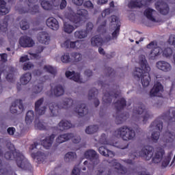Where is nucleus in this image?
I'll return each mask as SVG.
<instances>
[{"mask_svg": "<svg viewBox=\"0 0 175 175\" xmlns=\"http://www.w3.org/2000/svg\"><path fill=\"white\" fill-rule=\"evenodd\" d=\"M158 44H157V41H152L150 42L147 46V49H157V47H159V46H157Z\"/></svg>", "mask_w": 175, "mask_h": 175, "instance_id": "59", "label": "nucleus"}, {"mask_svg": "<svg viewBox=\"0 0 175 175\" xmlns=\"http://www.w3.org/2000/svg\"><path fill=\"white\" fill-rule=\"evenodd\" d=\"M77 14H78V16H81V17H84L85 18L88 17V11H87L85 9L78 10Z\"/></svg>", "mask_w": 175, "mask_h": 175, "instance_id": "51", "label": "nucleus"}, {"mask_svg": "<svg viewBox=\"0 0 175 175\" xmlns=\"http://www.w3.org/2000/svg\"><path fill=\"white\" fill-rule=\"evenodd\" d=\"M163 155H165V150L162 148H158L152 158V163H161L163 159Z\"/></svg>", "mask_w": 175, "mask_h": 175, "instance_id": "17", "label": "nucleus"}, {"mask_svg": "<svg viewBox=\"0 0 175 175\" xmlns=\"http://www.w3.org/2000/svg\"><path fill=\"white\" fill-rule=\"evenodd\" d=\"M115 107L116 109V113L113 114V117L116 118V123L117 125L122 124L125 120H126V114L121 113V110H123L126 107V100L124 98H121L115 103Z\"/></svg>", "mask_w": 175, "mask_h": 175, "instance_id": "6", "label": "nucleus"}, {"mask_svg": "<svg viewBox=\"0 0 175 175\" xmlns=\"http://www.w3.org/2000/svg\"><path fill=\"white\" fill-rule=\"evenodd\" d=\"M8 173V169L2 163V159H0V175H5Z\"/></svg>", "mask_w": 175, "mask_h": 175, "instance_id": "55", "label": "nucleus"}, {"mask_svg": "<svg viewBox=\"0 0 175 175\" xmlns=\"http://www.w3.org/2000/svg\"><path fill=\"white\" fill-rule=\"evenodd\" d=\"M163 92V85H162V83L161 82H157L152 89H151L150 92V95L151 97L152 96H161L159 95L160 92Z\"/></svg>", "mask_w": 175, "mask_h": 175, "instance_id": "20", "label": "nucleus"}, {"mask_svg": "<svg viewBox=\"0 0 175 175\" xmlns=\"http://www.w3.org/2000/svg\"><path fill=\"white\" fill-rule=\"evenodd\" d=\"M84 157L86 158V159H89V161H90L93 166L98 165V163L100 162L99 160V155H98L96 151L92 149L85 151L84 153Z\"/></svg>", "mask_w": 175, "mask_h": 175, "instance_id": "13", "label": "nucleus"}, {"mask_svg": "<svg viewBox=\"0 0 175 175\" xmlns=\"http://www.w3.org/2000/svg\"><path fill=\"white\" fill-rule=\"evenodd\" d=\"M165 121L167 124L168 129L172 128V130H167L165 133V142L166 143H173L175 139V111L172 110L170 116V110H168L165 113H163V115L160 118H157L154 122H152L150 126L151 129H154V131L152 133L151 137L152 142L157 143L158 140H159V136H161V132H162V129H163V122Z\"/></svg>", "mask_w": 175, "mask_h": 175, "instance_id": "1", "label": "nucleus"}, {"mask_svg": "<svg viewBox=\"0 0 175 175\" xmlns=\"http://www.w3.org/2000/svg\"><path fill=\"white\" fill-rule=\"evenodd\" d=\"M17 107H18L21 111H24V105H23V100L16 99L12 103V105L10 108V112L12 114H17Z\"/></svg>", "mask_w": 175, "mask_h": 175, "instance_id": "16", "label": "nucleus"}, {"mask_svg": "<svg viewBox=\"0 0 175 175\" xmlns=\"http://www.w3.org/2000/svg\"><path fill=\"white\" fill-rule=\"evenodd\" d=\"M120 28L121 25H117V26L115 27V30L112 33V39H117V38H118Z\"/></svg>", "mask_w": 175, "mask_h": 175, "instance_id": "49", "label": "nucleus"}, {"mask_svg": "<svg viewBox=\"0 0 175 175\" xmlns=\"http://www.w3.org/2000/svg\"><path fill=\"white\" fill-rule=\"evenodd\" d=\"M115 169H117L118 172L120 174H126V167H124L121 163L115 162Z\"/></svg>", "mask_w": 175, "mask_h": 175, "instance_id": "42", "label": "nucleus"}, {"mask_svg": "<svg viewBox=\"0 0 175 175\" xmlns=\"http://www.w3.org/2000/svg\"><path fill=\"white\" fill-rule=\"evenodd\" d=\"M94 28V24L91 22H88L86 25V30L88 33H89V32H91L92 31Z\"/></svg>", "mask_w": 175, "mask_h": 175, "instance_id": "61", "label": "nucleus"}, {"mask_svg": "<svg viewBox=\"0 0 175 175\" xmlns=\"http://www.w3.org/2000/svg\"><path fill=\"white\" fill-rule=\"evenodd\" d=\"M6 146L8 151L4 154V158L7 161H16L18 167L23 170H28L31 167V163L25 159L24 154L16 150V147L11 142H8Z\"/></svg>", "mask_w": 175, "mask_h": 175, "instance_id": "2", "label": "nucleus"}, {"mask_svg": "<svg viewBox=\"0 0 175 175\" xmlns=\"http://www.w3.org/2000/svg\"><path fill=\"white\" fill-rule=\"evenodd\" d=\"M71 55L74 58L75 62H79V61H81V58L83 57L81 53H72Z\"/></svg>", "mask_w": 175, "mask_h": 175, "instance_id": "54", "label": "nucleus"}, {"mask_svg": "<svg viewBox=\"0 0 175 175\" xmlns=\"http://www.w3.org/2000/svg\"><path fill=\"white\" fill-rule=\"evenodd\" d=\"M37 39L42 44H49L50 42V36L46 31H41L38 33Z\"/></svg>", "mask_w": 175, "mask_h": 175, "instance_id": "25", "label": "nucleus"}, {"mask_svg": "<svg viewBox=\"0 0 175 175\" xmlns=\"http://www.w3.org/2000/svg\"><path fill=\"white\" fill-rule=\"evenodd\" d=\"M161 53H163V57H165V58H169L173 55V50L171 48L168 47L165 48L163 51H161Z\"/></svg>", "mask_w": 175, "mask_h": 175, "instance_id": "47", "label": "nucleus"}, {"mask_svg": "<svg viewBox=\"0 0 175 175\" xmlns=\"http://www.w3.org/2000/svg\"><path fill=\"white\" fill-rule=\"evenodd\" d=\"M20 27L23 31H27V29H29V24H28L27 20H22L20 22Z\"/></svg>", "mask_w": 175, "mask_h": 175, "instance_id": "50", "label": "nucleus"}, {"mask_svg": "<svg viewBox=\"0 0 175 175\" xmlns=\"http://www.w3.org/2000/svg\"><path fill=\"white\" fill-rule=\"evenodd\" d=\"M146 3H143V0H141L140 1H131L129 3V8H131V9H133L135 8H143V6H146Z\"/></svg>", "mask_w": 175, "mask_h": 175, "instance_id": "36", "label": "nucleus"}, {"mask_svg": "<svg viewBox=\"0 0 175 175\" xmlns=\"http://www.w3.org/2000/svg\"><path fill=\"white\" fill-rule=\"evenodd\" d=\"M156 10L163 16H167L170 13V7L169 4L163 0L157 1L155 4Z\"/></svg>", "mask_w": 175, "mask_h": 175, "instance_id": "12", "label": "nucleus"}, {"mask_svg": "<svg viewBox=\"0 0 175 175\" xmlns=\"http://www.w3.org/2000/svg\"><path fill=\"white\" fill-rule=\"evenodd\" d=\"M76 158H77L76 152H68L65 154L64 161L65 162H72V161H75Z\"/></svg>", "mask_w": 175, "mask_h": 175, "instance_id": "37", "label": "nucleus"}, {"mask_svg": "<svg viewBox=\"0 0 175 175\" xmlns=\"http://www.w3.org/2000/svg\"><path fill=\"white\" fill-rule=\"evenodd\" d=\"M70 139H72V143L75 144L80 143L81 140L80 136H75L73 133H66L59 135L56 139V142L61 144V143H65V142H68V140H70Z\"/></svg>", "mask_w": 175, "mask_h": 175, "instance_id": "10", "label": "nucleus"}, {"mask_svg": "<svg viewBox=\"0 0 175 175\" xmlns=\"http://www.w3.org/2000/svg\"><path fill=\"white\" fill-rule=\"evenodd\" d=\"M67 17L68 20L71 21V23H74V24H77V25H75V27L73 26V25H71L68 22H64V26H63V31H64L66 33H72V32H73L75 28H77L80 25V23L81 21V17H80L79 16H77L74 12H72Z\"/></svg>", "mask_w": 175, "mask_h": 175, "instance_id": "8", "label": "nucleus"}, {"mask_svg": "<svg viewBox=\"0 0 175 175\" xmlns=\"http://www.w3.org/2000/svg\"><path fill=\"white\" fill-rule=\"evenodd\" d=\"M10 12V9L6 8V2L5 0H0V14L5 16Z\"/></svg>", "mask_w": 175, "mask_h": 175, "instance_id": "33", "label": "nucleus"}, {"mask_svg": "<svg viewBox=\"0 0 175 175\" xmlns=\"http://www.w3.org/2000/svg\"><path fill=\"white\" fill-rule=\"evenodd\" d=\"M75 113L78 114L79 117H84L88 114V108L84 103L78 104L75 109Z\"/></svg>", "mask_w": 175, "mask_h": 175, "instance_id": "22", "label": "nucleus"}, {"mask_svg": "<svg viewBox=\"0 0 175 175\" xmlns=\"http://www.w3.org/2000/svg\"><path fill=\"white\" fill-rule=\"evenodd\" d=\"M91 43L94 47H99L103 44V38L99 36H95L91 38Z\"/></svg>", "mask_w": 175, "mask_h": 175, "instance_id": "32", "label": "nucleus"}, {"mask_svg": "<svg viewBox=\"0 0 175 175\" xmlns=\"http://www.w3.org/2000/svg\"><path fill=\"white\" fill-rule=\"evenodd\" d=\"M6 67L2 64L0 65V94H2V91H3V87H2V81H1V75L2 73H5L6 72Z\"/></svg>", "mask_w": 175, "mask_h": 175, "instance_id": "48", "label": "nucleus"}, {"mask_svg": "<svg viewBox=\"0 0 175 175\" xmlns=\"http://www.w3.org/2000/svg\"><path fill=\"white\" fill-rule=\"evenodd\" d=\"M58 126H59V128H62V130L70 129V128H72V126H73L72 123L68 120H62L58 124Z\"/></svg>", "mask_w": 175, "mask_h": 175, "instance_id": "38", "label": "nucleus"}, {"mask_svg": "<svg viewBox=\"0 0 175 175\" xmlns=\"http://www.w3.org/2000/svg\"><path fill=\"white\" fill-rule=\"evenodd\" d=\"M98 94H99V91L98 89L93 88L89 91L88 94V99L89 100H92V99L94 100V106L95 107H98L99 105L100 104V102H99V99H98L96 97L98 96Z\"/></svg>", "mask_w": 175, "mask_h": 175, "instance_id": "18", "label": "nucleus"}, {"mask_svg": "<svg viewBox=\"0 0 175 175\" xmlns=\"http://www.w3.org/2000/svg\"><path fill=\"white\" fill-rule=\"evenodd\" d=\"M98 152L103 157H108L109 158H113L114 157V152L105 146H100L98 148Z\"/></svg>", "mask_w": 175, "mask_h": 175, "instance_id": "29", "label": "nucleus"}, {"mask_svg": "<svg viewBox=\"0 0 175 175\" xmlns=\"http://www.w3.org/2000/svg\"><path fill=\"white\" fill-rule=\"evenodd\" d=\"M44 70H45V72H47L48 73H51V75H53V76H55V75H57V70L51 66H44Z\"/></svg>", "mask_w": 175, "mask_h": 175, "instance_id": "46", "label": "nucleus"}, {"mask_svg": "<svg viewBox=\"0 0 175 175\" xmlns=\"http://www.w3.org/2000/svg\"><path fill=\"white\" fill-rule=\"evenodd\" d=\"M139 65L141 68H135L133 72L134 77H137L139 80L141 79L143 87H148L150 85V81H151V77H150V70H151V68L148 66L144 55H139Z\"/></svg>", "mask_w": 175, "mask_h": 175, "instance_id": "3", "label": "nucleus"}, {"mask_svg": "<svg viewBox=\"0 0 175 175\" xmlns=\"http://www.w3.org/2000/svg\"><path fill=\"white\" fill-rule=\"evenodd\" d=\"M105 72L106 76H107V77H111V76H114V75H116V71L114 70V69L110 67H107L105 68Z\"/></svg>", "mask_w": 175, "mask_h": 175, "instance_id": "52", "label": "nucleus"}, {"mask_svg": "<svg viewBox=\"0 0 175 175\" xmlns=\"http://www.w3.org/2000/svg\"><path fill=\"white\" fill-rule=\"evenodd\" d=\"M84 8H88V9H94V4L91 1H87L83 3Z\"/></svg>", "mask_w": 175, "mask_h": 175, "instance_id": "62", "label": "nucleus"}, {"mask_svg": "<svg viewBox=\"0 0 175 175\" xmlns=\"http://www.w3.org/2000/svg\"><path fill=\"white\" fill-rule=\"evenodd\" d=\"M31 14H36V13H39V5H35L31 8Z\"/></svg>", "mask_w": 175, "mask_h": 175, "instance_id": "64", "label": "nucleus"}, {"mask_svg": "<svg viewBox=\"0 0 175 175\" xmlns=\"http://www.w3.org/2000/svg\"><path fill=\"white\" fill-rule=\"evenodd\" d=\"M35 126L39 129V131H46V126L43 123L39 121L38 123L35 124Z\"/></svg>", "mask_w": 175, "mask_h": 175, "instance_id": "57", "label": "nucleus"}, {"mask_svg": "<svg viewBox=\"0 0 175 175\" xmlns=\"http://www.w3.org/2000/svg\"><path fill=\"white\" fill-rule=\"evenodd\" d=\"M88 35V32L85 30L76 31L74 33L75 38L77 39H84V38H87Z\"/></svg>", "mask_w": 175, "mask_h": 175, "instance_id": "41", "label": "nucleus"}, {"mask_svg": "<svg viewBox=\"0 0 175 175\" xmlns=\"http://www.w3.org/2000/svg\"><path fill=\"white\" fill-rule=\"evenodd\" d=\"M31 158L33 159H37L38 163H42L44 162V159H46V154L44 152L37 151V152H31Z\"/></svg>", "mask_w": 175, "mask_h": 175, "instance_id": "28", "label": "nucleus"}, {"mask_svg": "<svg viewBox=\"0 0 175 175\" xmlns=\"http://www.w3.org/2000/svg\"><path fill=\"white\" fill-rule=\"evenodd\" d=\"M16 72V68L13 67L10 68V72L5 77L7 81L9 83H13L14 81V72Z\"/></svg>", "mask_w": 175, "mask_h": 175, "instance_id": "40", "label": "nucleus"}, {"mask_svg": "<svg viewBox=\"0 0 175 175\" xmlns=\"http://www.w3.org/2000/svg\"><path fill=\"white\" fill-rule=\"evenodd\" d=\"M19 44L21 47H23L24 49H27V47H33L35 41L28 36H23L19 39Z\"/></svg>", "mask_w": 175, "mask_h": 175, "instance_id": "14", "label": "nucleus"}, {"mask_svg": "<svg viewBox=\"0 0 175 175\" xmlns=\"http://www.w3.org/2000/svg\"><path fill=\"white\" fill-rule=\"evenodd\" d=\"M99 142L101 143V144L113 146V147H117V148H120V150H125V148H128V144H126L124 142H110L107 140L106 138V134L105 133L101 135Z\"/></svg>", "mask_w": 175, "mask_h": 175, "instance_id": "9", "label": "nucleus"}, {"mask_svg": "<svg viewBox=\"0 0 175 175\" xmlns=\"http://www.w3.org/2000/svg\"><path fill=\"white\" fill-rule=\"evenodd\" d=\"M31 68H33V65L31 62L25 63L23 66V70H29Z\"/></svg>", "mask_w": 175, "mask_h": 175, "instance_id": "58", "label": "nucleus"}, {"mask_svg": "<svg viewBox=\"0 0 175 175\" xmlns=\"http://www.w3.org/2000/svg\"><path fill=\"white\" fill-rule=\"evenodd\" d=\"M43 91V83H38L33 87V94H40Z\"/></svg>", "mask_w": 175, "mask_h": 175, "instance_id": "45", "label": "nucleus"}, {"mask_svg": "<svg viewBox=\"0 0 175 175\" xmlns=\"http://www.w3.org/2000/svg\"><path fill=\"white\" fill-rule=\"evenodd\" d=\"M139 157L142 158V159H144L145 161H150V159L152 158V148L146 146L143 148L141 151H132L129 154L130 159H126L124 161V162L128 163V165H133V163H135V161H133L137 159Z\"/></svg>", "mask_w": 175, "mask_h": 175, "instance_id": "4", "label": "nucleus"}, {"mask_svg": "<svg viewBox=\"0 0 175 175\" xmlns=\"http://www.w3.org/2000/svg\"><path fill=\"white\" fill-rule=\"evenodd\" d=\"M66 77L67 78L70 77L71 80H73V81H75L76 83H84L83 79L80 77V73L79 72H75V71H66Z\"/></svg>", "mask_w": 175, "mask_h": 175, "instance_id": "23", "label": "nucleus"}, {"mask_svg": "<svg viewBox=\"0 0 175 175\" xmlns=\"http://www.w3.org/2000/svg\"><path fill=\"white\" fill-rule=\"evenodd\" d=\"M169 44L175 46V35H171L167 40Z\"/></svg>", "mask_w": 175, "mask_h": 175, "instance_id": "63", "label": "nucleus"}, {"mask_svg": "<svg viewBox=\"0 0 175 175\" xmlns=\"http://www.w3.org/2000/svg\"><path fill=\"white\" fill-rule=\"evenodd\" d=\"M35 117V113L33 111L31 110L29 111L26 113V117H25V122L27 125H29L30 124H32V121H33V118Z\"/></svg>", "mask_w": 175, "mask_h": 175, "instance_id": "39", "label": "nucleus"}, {"mask_svg": "<svg viewBox=\"0 0 175 175\" xmlns=\"http://www.w3.org/2000/svg\"><path fill=\"white\" fill-rule=\"evenodd\" d=\"M162 53V49L161 47H156L152 49L149 54V59H157Z\"/></svg>", "mask_w": 175, "mask_h": 175, "instance_id": "30", "label": "nucleus"}, {"mask_svg": "<svg viewBox=\"0 0 175 175\" xmlns=\"http://www.w3.org/2000/svg\"><path fill=\"white\" fill-rule=\"evenodd\" d=\"M73 105H75V101L71 98H65L61 105L55 103H49V107L51 111V116L55 117L59 114L60 109H70V107H73Z\"/></svg>", "mask_w": 175, "mask_h": 175, "instance_id": "5", "label": "nucleus"}, {"mask_svg": "<svg viewBox=\"0 0 175 175\" xmlns=\"http://www.w3.org/2000/svg\"><path fill=\"white\" fill-rule=\"evenodd\" d=\"M113 135L115 137H122V139L126 142H128V140H133V139L135 138V136H136L135 131H133L132 128H129L126 126L116 129Z\"/></svg>", "mask_w": 175, "mask_h": 175, "instance_id": "7", "label": "nucleus"}, {"mask_svg": "<svg viewBox=\"0 0 175 175\" xmlns=\"http://www.w3.org/2000/svg\"><path fill=\"white\" fill-rule=\"evenodd\" d=\"M41 6L44 10H51L53 9V3L49 1H41Z\"/></svg>", "mask_w": 175, "mask_h": 175, "instance_id": "44", "label": "nucleus"}, {"mask_svg": "<svg viewBox=\"0 0 175 175\" xmlns=\"http://www.w3.org/2000/svg\"><path fill=\"white\" fill-rule=\"evenodd\" d=\"M98 129H99V127L98 126V125L88 126L85 129V133L88 135H92L98 132Z\"/></svg>", "mask_w": 175, "mask_h": 175, "instance_id": "43", "label": "nucleus"}, {"mask_svg": "<svg viewBox=\"0 0 175 175\" xmlns=\"http://www.w3.org/2000/svg\"><path fill=\"white\" fill-rule=\"evenodd\" d=\"M156 66L157 69L161 70L162 72H170L172 70V65L166 61H159L156 63Z\"/></svg>", "mask_w": 175, "mask_h": 175, "instance_id": "19", "label": "nucleus"}, {"mask_svg": "<svg viewBox=\"0 0 175 175\" xmlns=\"http://www.w3.org/2000/svg\"><path fill=\"white\" fill-rule=\"evenodd\" d=\"M46 24L49 28L53 29V31H58L59 29V23L54 17H49L46 21Z\"/></svg>", "mask_w": 175, "mask_h": 175, "instance_id": "21", "label": "nucleus"}, {"mask_svg": "<svg viewBox=\"0 0 175 175\" xmlns=\"http://www.w3.org/2000/svg\"><path fill=\"white\" fill-rule=\"evenodd\" d=\"M61 60L64 64H69V62L70 61V55H69V53H66L62 56Z\"/></svg>", "mask_w": 175, "mask_h": 175, "instance_id": "53", "label": "nucleus"}, {"mask_svg": "<svg viewBox=\"0 0 175 175\" xmlns=\"http://www.w3.org/2000/svg\"><path fill=\"white\" fill-rule=\"evenodd\" d=\"M154 12H155L154 10H153L152 8H148L145 10L144 14V16H146V17L148 18V20H150V21H153L154 23H155V21H157V20L152 16V13H154Z\"/></svg>", "mask_w": 175, "mask_h": 175, "instance_id": "34", "label": "nucleus"}, {"mask_svg": "<svg viewBox=\"0 0 175 175\" xmlns=\"http://www.w3.org/2000/svg\"><path fill=\"white\" fill-rule=\"evenodd\" d=\"M133 113L135 114H141L144 113V116H142L144 124H146L147 121H148L149 118H151V115H150V112L146 109V106L142 103H138L137 107L133 109Z\"/></svg>", "mask_w": 175, "mask_h": 175, "instance_id": "11", "label": "nucleus"}, {"mask_svg": "<svg viewBox=\"0 0 175 175\" xmlns=\"http://www.w3.org/2000/svg\"><path fill=\"white\" fill-rule=\"evenodd\" d=\"M169 163H170V157L165 158L161 164L162 167H167Z\"/></svg>", "mask_w": 175, "mask_h": 175, "instance_id": "60", "label": "nucleus"}, {"mask_svg": "<svg viewBox=\"0 0 175 175\" xmlns=\"http://www.w3.org/2000/svg\"><path fill=\"white\" fill-rule=\"evenodd\" d=\"M51 94L56 98L62 96L65 94V89L61 85H57L54 88H51Z\"/></svg>", "mask_w": 175, "mask_h": 175, "instance_id": "27", "label": "nucleus"}, {"mask_svg": "<svg viewBox=\"0 0 175 175\" xmlns=\"http://www.w3.org/2000/svg\"><path fill=\"white\" fill-rule=\"evenodd\" d=\"M55 139V135L52 134L49 137H46L44 140L41 142V145L44 148L49 150L51 146H53V142Z\"/></svg>", "mask_w": 175, "mask_h": 175, "instance_id": "26", "label": "nucleus"}, {"mask_svg": "<svg viewBox=\"0 0 175 175\" xmlns=\"http://www.w3.org/2000/svg\"><path fill=\"white\" fill-rule=\"evenodd\" d=\"M111 98H118V94L113 93L111 92H107L104 93V96H103V101L106 105H110L113 100Z\"/></svg>", "mask_w": 175, "mask_h": 175, "instance_id": "24", "label": "nucleus"}, {"mask_svg": "<svg viewBox=\"0 0 175 175\" xmlns=\"http://www.w3.org/2000/svg\"><path fill=\"white\" fill-rule=\"evenodd\" d=\"M44 102V98H40L35 103V111L38 116H43L46 113V106H42Z\"/></svg>", "mask_w": 175, "mask_h": 175, "instance_id": "15", "label": "nucleus"}, {"mask_svg": "<svg viewBox=\"0 0 175 175\" xmlns=\"http://www.w3.org/2000/svg\"><path fill=\"white\" fill-rule=\"evenodd\" d=\"M111 24L113 23V25H116V27H117V25H120V20L118 19V17H117V16L116 15H112L111 16Z\"/></svg>", "mask_w": 175, "mask_h": 175, "instance_id": "56", "label": "nucleus"}, {"mask_svg": "<svg viewBox=\"0 0 175 175\" xmlns=\"http://www.w3.org/2000/svg\"><path fill=\"white\" fill-rule=\"evenodd\" d=\"M95 173L96 175H110L111 172L106 170L102 165H99Z\"/></svg>", "mask_w": 175, "mask_h": 175, "instance_id": "35", "label": "nucleus"}, {"mask_svg": "<svg viewBox=\"0 0 175 175\" xmlns=\"http://www.w3.org/2000/svg\"><path fill=\"white\" fill-rule=\"evenodd\" d=\"M32 79V74L31 72H27L23 74L20 78V82L22 85H27Z\"/></svg>", "mask_w": 175, "mask_h": 175, "instance_id": "31", "label": "nucleus"}]
</instances>
